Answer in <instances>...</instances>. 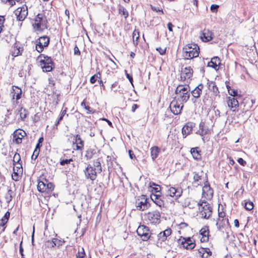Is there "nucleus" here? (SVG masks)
Masks as SVG:
<instances>
[{
	"instance_id": "obj_1",
	"label": "nucleus",
	"mask_w": 258,
	"mask_h": 258,
	"mask_svg": "<svg viewBox=\"0 0 258 258\" xmlns=\"http://www.w3.org/2000/svg\"><path fill=\"white\" fill-rule=\"evenodd\" d=\"M200 48L195 43L188 44L183 48V57L185 59H190L199 56Z\"/></svg>"
},
{
	"instance_id": "obj_2",
	"label": "nucleus",
	"mask_w": 258,
	"mask_h": 258,
	"mask_svg": "<svg viewBox=\"0 0 258 258\" xmlns=\"http://www.w3.org/2000/svg\"><path fill=\"white\" fill-rule=\"evenodd\" d=\"M199 206V215L202 218L208 219L212 215V207L210 204L203 201L198 203Z\"/></svg>"
},
{
	"instance_id": "obj_3",
	"label": "nucleus",
	"mask_w": 258,
	"mask_h": 258,
	"mask_svg": "<svg viewBox=\"0 0 258 258\" xmlns=\"http://www.w3.org/2000/svg\"><path fill=\"white\" fill-rule=\"evenodd\" d=\"M47 20L43 13L37 14L34 19L33 26L36 30H43L47 28Z\"/></svg>"
},
{
	"instance_id": "obj_4",
	"label": "nucleus",
	"mask_w": 258,
	"mask_h": 258,
	"mask_svg": "<svg viewBox=\"0 0 258 258\" xmlns=\"http://www.w3.org/2000/svg\"><path fill=\"white\" fill-rule=\"evenodd\" d=\"M172 233V230L170 228L167 229L160 232L157 235L158 240L156 242L157 245L160 247H165V245L163 243L164 242L170 237Z\"/></svg>"
},
{
	"instance_id": "obj_5",
	"label": "nucleus",
	"mask_w": 258,
	"mask_h": 258,
	"mask_svg": "<svg viewBox=\"0 0 258 258\" xmlns=\"http://www.w3.org/2000/svg\"><path fill=\"white\" fill-rule=\"evenodd\" d=\"M49 38L47 36H43L40 37L36 41V50L38 52H41L44 47L48 46L49 43Z\"/></svg>"
},
{
	"instance_id": "obj_6",
	"label": "nucleus",
	"mask_w": 258,
	"mask_h": 258,
	"mask_svg": "<svg viewBox=\"0 0 258 258\" xmlns=\"http://www.w3.org/2000/svg\"><path fill=\"white\" fill-rule=\"evenodd\" d=\"M183 107V103L179 102L175 99L171 101L169 105L171 111L174 115H178L180 114Z\"/></svg>"
},
{
	"instance_id": "obj_7",
	"label": "nucleus",
	"mask_w": 258,
	"mask_h": 258,
	"mask_svg": "<svg viewBox=\"0 0 258 258\" xmlns=\"http://www.w3.org/2000/svg\"><path fill=\"white\" fill-rule=\"evenodd\" d=\"M37 188L40 192L49 193L53 190L54 185L51 182H48L46 180L45 182L40 181L38 183Z\"/></svg>"
},
{
	"instance_id": "obj_8",
	"label": "nucleus",
	"mask_w": 258,
	"mask_h": 258,
	"mask_svg": "<svg viewBox=\"0 0 258 258\" xmlns=\"http://www.w3.org/2000/svg\"><path fill=\"white\" fill-rule=\"evenodd\" d=\"M137 233L143 241H147L151 237L149 229L145 225L139 226L137 230Z\"/></svg>"
},
{
	"instance_id": "obj_9",
	"label": "nucleus",
	"mask_w": 258,
	"mask_h": 258,
	"mask_svg": "<svg viewBox=\"0 0 258 258\" xmlns=\"http://www.w3.org/2000/svg\"><path fill=\"white\" fill-rule=\"evenodd\" d=\"M178 242L179 244H180L187 249H192L196 246L195 243L190 237L184 238L181 237L178 239Z\"/></svg>"
},
{
	"instance_id": "obj_10",
	"label": "nucleus",
	"mask_w": 258,
	"mask_h": 258,
	"mask_svg": "<svg viewBox=\"0 0 258 258\" xmlns=\"http://www.w3.org/2000/svg\"><path fill=\"white\" fill-rule=\"evenodd\" d=\"M84 172L86 178L90 179L92 181H94L96 179L97 173H98L97 171L93 168L90 164L88 165Z\"/></svg>"
},
{
	"instance_id": "obj_11",
	"label": "nucleus",
	"mask_w": 258,
	"mask_h": 258,
	"mask_svg": "<svg viewBox=\"0 0 258 258\" xmlns=\"http://www.w3.org/2000/svg\"><path fill=\"white\" fill-rule=\"evenodd\" d=\"M136 205L137 209L140 211H144L149 206L148 199L144 195H142L140 199L136 201Z\"/></svg>"
},
{
	"instance_id": "obj_12",
	"label": "nucleus",
	"mask_w": 258,
	"mask_h": 258,
	"mask_svg": "<svg viewBox=\"0 0 258 258\" xmlns=\"http://www.w3.org/2000/svg\"><path fill=\"white\" fill-rule=\"evenodd\" d=\"M16 15L18 20L23 21L28 15V8L26 5H24L18 8L16 11Z\"/></svg>"
},
{
	"instance_id": "obj_13",
	"label": "nucleus",
	"mask_w": 258,
	"mask_h": 258,
	"mask_svg": "<svg viewBox=\"0 0 258 258\" xmlns=\"http://www.w3.org/2000/svg\"><path fill=\"white\" fill-rule=\"evenodd\" d=\"M147 217L151 223L156 224L160 222L161 214L159 211H154L149 212L147 215Z\"/></svg>"
},
{
	"instance_id": "obj_14",
	"label": "nucleus",
	"mask_w": 258,
	"mask_h": 258,
	"mask_svg": "<svg viewBox=\"0 0 258 258\" xmlns=\"http://www.w3.org/2000/svg\"><path fill=\"white\" fill-rule=\"evenodd\" d=\"M203 196L207 200H211L213 196V190L210 186L208 181L205 183V185L203 187Z\"/></svg>"
},
{
	"instance_id": "obj_15",
	"label": "nucleus",
	"mask_w": 258,
	"mask_h": 258,
	"mask_svg": "<svg viewBox=\"0 0 258 258\" xmlns=\"http://www.w3.org/2000/svg\"><path fill=\"white\" fill-rule=\"evenodd\" d=\"M182 193V189L181 187L175 188L170 187L167 191V196L175 198V199L179 198Z\"/></svg>"
},
{
	"instance_id": "obj_16",
	"label": "nucleus",
	"mask_w": 258,
	"mask_h": 258,
	"mask_svg": "<svg viewBox=\"0 0 258 258\" xmlns=\"http://www.w3.org/2000/svg\"><path fill=\"white\" fill-rule=\"evenodd\" d=\"M177 97L175 99L182 103L186 102L190 96L189 91L186 92H175Z\"/></svg>"
},
{
	"instance_id": "obj_17",
	"label": "nucleus",
	"mask_w": 258,
	"mask_h": 258,
	"mask_svg": "<svg viewBox=\"0 0 258 258\" xmlns=\"http://www.w3.org/2000/svg\"><path fill=\"white\" fill-rule=\"evenodd\" d=\"M195 126V123L192 122H187L182 128V134L184 138L190 134L193 128Z\"/></svg>"
},
{
	"instance_id": "obj_18",
	"label": "nucleus",
	"mask_w": 258,
	"mask_h": 258,
	"mask_svg": "<svg viewBox=\"0 0 258 258\" xmlns=\"http://www.w3.org/2000/svg\"><path fill=\"white\" fill-rule=\"evenodd\" d=\"M22 91L20 88L16 86H12V90L11 92V95L12 97V100L16 99L17 101L21 98Z\"/></svg>"
},
{
	"instance_id": "obj_19",
	"label": "nucleus",
	"mask_w": 258,
	"mask_h": 258,
	"mask_svg": "<svg viewBox=\"0 0 258 258\" xmlns=\"http://www.w3.org/2000/svg\"><path fill=\"white\" fill-rule=\"evenodd\" d=\"M150 198L152 201L159 207H164V202L162 199L160 194L152 193Z\"/></svg>"
},
{
	"instance_id": "obj_20",
	"label": "nucleus",
	"mask_w": 258,
	"mask_h": 258,
	"mask_svg": "<svg viewBox=\"0 0 258 258\" xmlns=\"http://www.w3.org/2000/svg\"><path fill=\"white\" fill-rule=\"evenodd\" d=\"M193 74V70L190 67H185L182 70V75H181V80H185L186 79H190Z\"/></svg>"
},
{
	"instance_id": "obj_21",
	"label": "nucleus",
	"mask_w": 258,
	"mask_h": 258,
	"mask_svg": "<svg viewBox=\"0 0 258 258\" xmlns=\"http://www.w3.org/2000/svg\"><path fill=\"white\" fill-rule=\"evenodd\" d=\"M200 233L202 235L201 241L202 242H207L209 240V229L208 227L202 228L200 231Z\"/></svg>"
},
{
	"instance_id": "obj_22",
	"label": "nucleus",
	"mask_w": 258,
	"mask_h": 258,
	"mask_svg": "<svg viewBox=\"0 0 258 258\" xmlns=\"http://www.w3.org/2000/svg\"><path fill=\"white\" fill-rule=\"evenodd\" d=\"M204 88V85L202 84H199L191 92L192 96L196 98L200 97Z\"/></svg>"
},
{
	"instance_id": "obj_23",
	"label": "nucleus",
	"mask_w": 258,
	"mask_h": 258,
	"mask_svg": "<svg viewBox=\"0 0 258 258\" xmlns=\"http://www.w3.org/2000/svg\"><path fill=\"white\" fill-rule=\"evenodd\" d=\"M227 104L229 107L231 109L233 108V111H235L236 109L238 107V102L237 100L234 97H228Z\"/></svg>"
},
{
	"instance_id": "obj_24",
	"label": "nucleus",
	"mask_w": 258,
	"mask_h": 258,
	"mask_svg": "<svg viewBox=\"0 0 258 258\" xmlns=\"http://www.w3.org/2000/svg\"><path fill=\"white\" fill-rule=\"evenodd\" d=\"M208 132V127L205 125L204 122L201 121L199 124V130L197 132V134L203 136L207 134Z\"/></svg>"
},
{
	"instance_id": "obj_25",
	"label": "nucleus",
	"mask_w": 258,
	"mask_h": 258,
	"mask_svg": "<svg viewBox=\"0 0 258 258\" xmlns=\"http://www.w3.org/2000/svg\"><path fill=\"white\" fill-rule=\"evenodd\" d=\"M220 63V60L219 58L217 56H215L211 59L210 62L208 63V66L217 70Z\"/></svg>"
},
{
	"instance_id": "obj_26",
	"label": "nucleus",
	"mask_w": 258,
	"mask_h": 258,
	"mask_svg": "<svg viewBox=\"0 0 258 258\" xmlns=\"http://www.w3.org/2000/svg\"><path fill=\"white\" fill-rule=\"evenodd\" d=\"M199 149V148L198 147H196L192 148L190 150L191 154L193 158L197 160H200L202 158L200 154L201 151Z\"/></svg>"
},
{
	"instance_id": "obj_27",
	"label": "nucleus",
	"mask_w": 258,
	"mask_h": 258,
	"mask_svg": "<svg viewBox=\"0 0 258 258\" xmlns=\"http://www.w3.org/2000/svg\"><path fill=\"white\" fill-rule=\"evenodd\" d=\"M42 57H43V59H41L40 60V64H53V62L52 61V59L50 57H49L47 55H45L43 54H41L38 57V59H39Z\"/></svg>"
},
{
	"instance_id": "obj_28",
	"label": "nucleus",
	"mask_w": 258,
	"mask_h": 258,
	"mask_svg": "<svg viewBox=\"0 0 258 258\" xmlns=\"http://www.w3.org/2000/svg\"><path fill=\"white\" fill-rule=\"evenodd\" d=\"M75 138V143L77 144L76 150H82L84 147V141L82 140L80 136L79 135H77Z\"/></svg>"
},
{
	"instance_id": "obj_29",
	"label": "nucleus",
	"mask_w": 258,
	"mask_h": 258,
	"mask_svg": "<svg viewBox=\"0 0 258 258\" xmlns=\"http://www.w3.org/2000/svg\"><path fill=\"white\" fill-rule=\"evenodd\" d=\"M91 166L93 168L96 170V171H97L98 173H100L102 171L101 162L99 159L94 160L93 161V164H91Z\"/></svg>"
},
{
	"instance_id": "obj_30",
	"label": "nucleus",
	"mask_w": 258,
	"mask_h": 258,
	"mask_svg": "<svg viewBox=\"0 0 258 258\" xmlns=\"http://www.w3.org/2000/svg\"><path fill=\"white\" fill-rule=\"evenodd\" d=\"M23 50V48L21 46H18L16 44L14 46L13 50L12 51L11 54L14 57H16L21 54Z\"/></svg>"
},
{
	"instance_id": "obj_31",
	"label": "nucleus",
	"mask_w": 258,
	"mask_h": 258,
	"mask_svg": "<svg viewBox=\"0 0 258 258\" xmlns=\"http://www.w3.org/2000/svg\"><path fill=\"white\" fill-rule=\"evenodd\" d=\"M20 114V117L21 119L23 121L27 117L28 115V111L25 108L21 107L20 109H18L17 114Z\"/></svg>"
},
{
	"instance_id": "obj_32",
	"label": "nucleus",
	"mask_w": 258,
	"mask_h": 258,
	"mask_svg": "<svg viewBox=\"0 0 258 258\" xmlns=\"http://www.w3.org/2000/svg\"><path fill=\"white\" fill-rule=\"evenodd\" d=\"M150 151L152 159L153 160H155L159 155L160 149L157 146H154L150 149Z\"/></svg>"
},
{
	"instance_id": "obj_33",
	"label": "nucleus",
	"mask_w": 258,
	"mask_h": 258,
	"mask_svg": "<svg viewBox=\"0 0 258 258\" xmlns=\"http://www.w3.org/2000/svg\"><path fill=\"white\" fill-rule=\"evenodd\" d=\"M14 196L15 194L14 191L11 189H8L5 196V198L7 203L9 204Z\"/></svg>"
},
{
	"instance_id": "obj_34",
	"label": "nucleus",
	"mask_w": 258,
	"mask_h": 258,
	"mask_svg": "<svg viewBox=\"0 0 258 258\" xmlns=\"http://www.w3.org/2000/svg\"><path fill=\"white\" fill-rule=\"evenodd\" d=\"M209 89L213 92L215 95H217L219 93L218 88L215 83L213 82H210L208 83Z\"/></svg>"
},
{
	"instance_id": "obj_35",
	"label": "nucleus",
	"mask_w": 258,
	"mask_h": 258,
	"mask_svg": "<svg viewBox=\"0 0 258 258\" xmlns=\"http://www.w3.org/2000/svg\"><path fill=\"white\" fill-rule=\"evenodd\" d=\"M10 216V213L9 211H7L5 215L3 217V218L0 220V225L1 226H5L6 224L7 223Z\"/></svg>"
},
{
	"instance_id": "obj_36",
	"label": "nucleus",
	"mask_w": 258,
	"mask_h": 258,
	"mask_svg": "<svg viewBox=\"0 0 258 258\" xmlns=\"http://www.w3.org/2000/svg\"><path fill=\"white\" fill-rule=\"evenodd\" d=\"M140 37V33L138 30L135 29L132 34L133 43L135 46L138 44V40Z\"/></svg>"
},
{
	"instance_id": "obj_37",
	"label": "nucleus",
	"mask_w": 258,
	"mask_h": 258,
	"mask_svg": "<svg viewBox=\"0 0 258 258\" xmlns=\"http://www.w3.org/2000/svg\"><path fill=\"white\" fill-rule=\"evenodd\" d=\"M14 167L13 168L14 172L15 174V175L18 176L19 173H22L23 171L22 164L21 163H18V164L15 163V164H14Z\"/></svg>"
},
{
	"instance_id": "obj_38",
	"label": "nucleus",
	"mask_w": 258,
	"mask_h": 258,
	"mask_svg": "<svg viewBox=\"0 0 258 258\" xmlns=\"http://www.w3.org/2000/svg\"><path fill=\"white\" fill-rule=\"evenodd\" d=\"M95 153V151L94 149L89 148L86 151L85 157L87 160L90 159L93 157V156Z\"/></svg>"
},
{
	"instance_id": "obj_39",
	"label": "nucleus",
	"mask_w": 258,
	"mask_h": 258,
	"mask_svg": "<svg viewBox=\"0 0 258 258\" xmlns=\"http://www.w3.org/2000/svg\"><path fill=\"white\" fill-rule=\"evenodd\" d=\"M53 64H45V63H42L40 64V66H41L42 69H43V71L44 72H49L51 71L53 69L52 65Z\"/></svg>"
},
{
	"instance_id": "obj_40",
	"label": "nucleus",
	"mask_w": 258,
	"mask_h": 258,
	"mask_svg": "<svg viewBox=\"0 0 258 258\" xmlns=\"http://www.w3.org/2000/svg\"><path fill=\"white\" fill-rule=\"evenodd\" d=\"M203 35L201 36V38L204 40V38L205 39V41H209L213 39V37H212V32H203Z\"/></svg>"
},
{
	"instance_id": "obj_41",
	"label": "nucleus",
	"mask_w": 258,
	"mask_h": 258,
	"mask_svg": "<svg viewBox=\"0 0 258 258\" xmlns=\"http://www.w3.org/2000/svg\"><path fill=\"white\" fill-rule=\"evenodd\" d=\"M189 86H183V85H179L176 89L175 92H186L190 91L189 89Z\"/></svg>"
},
{
	"instance_id": "obj_42",
	"label": "nucleus",
	"mask_w": 258,
	"mask_h": 258,
	"mask_svg": "<svg viewBox=\"0 0 258 258\" xmlns=\"http://www.w3.org/2000/svg\"><path fill=\"white\" fill-rule=\"evenodd\" d=\"M118 11H119V14L120 15L124 16V17L125 19H126L128 17V12L123 6H119Z\"/></svg>"
},
{
	"instance_id": "obj_43",
	"label": "nucleus",
	"mask_w": 258,
	"mask_h": 258,
	"mask_svg": "<svg viewBox=\"0 0 258 258\" xmlns=\"http://www.w3.org/2000/svg\"><path fill=\"white\" fill-rule=\"evenodd\" d=\"M45 245L46 247L50 248L55 246L54 238H52L51 240H48L45 241Z\"/></svg>"
},
{
	"instance_id": "obj_44",
	"label": "nucleus",
	"mask_w": 258,
	"mask_h": 258,
	"mask_svg": "<svg viewBox=\"0 0 258 258\" xmlns=\"http://www.w3.org/2000/svg\"><path fill=\"white\" fill-rule=\"evenodd\" d=\"M199 252L202 254V258H208V257L212 255V252L211 251H209V254H206L205 253V251H206V250L205 248H201L199 250Z\"/></svg>"
},
{
	"instance_id": "obj_45",
	"label": "nucleus",
	"mask_w": 258,
	"mask_h": 258,
	"mask_svg": "<svg viewBox=\"0 0 258 258\" xmlns=\"http://www.w3.org/2000/svg\"><path fill=\"white\" fill-rule=\"evenodd\" d=\"M26 135V133L22 130H16L14 133V138H16L17 136H20L23 138Z\"/></svg>"
},
{
	"instance_id": "obj_46",
	"label": "nucleus",
	"mask_w": 258,
	"mask_h": 258,
	"mask_svg": "<svg viewBox=\"0 0 258 258\" xmlns=\"http://www.w3.org/2000/svg\"><path fill=\"white\" fill-rule=\"evenodd\" d=\"M21 161V157L20 154L19 153H16L13 157V164L21 163L20 162Z\"/></svg>"
},
{
	"instance_id": "obj_47",
	"label": "nucleus",
	"mask_w": 258,
	"mask_h": 258,
	"mask_svg": "<svg viewBox=\"0 0 258 258\" xmlns=\"http://www.w3.org/2000/svg\"><path fill=\"white\" fill-rule=\"evenodd\" d=\"M244 208L246 210L248 211H250L253 208V204L251 202H245Z\"/></svg>"
},
{
	"instance_id": "obj_48",
	"label": "nucleus",
	"mask_w": 258,
	"mask_h": 258,
	"mask_svg": "<svg viewBox=\"0 0 258 258\" xmlns=\"http://www.w3.org/2000/svg\"><path fill=\"white\" fill-rule=\"evenodd\" d=\"M227 89H228V91L229 94L231 96H232L233 97H234V96H236L238 95L237 90H234L233 89H231L229 86H227Z\"/></svg>"
},
{
	"instance_id": "obj_49",
	"label": "nucleus",
	"mask_w": 258,
	"mask_h": 258,
	"mask_svg": "<svg viewBox=\"0 0 258 258\" xmlns=\"http://www.w3.org/2000/svg\"><path fill=\"white\" fill-rule=\"evenodd\" d=\"M3 3L8 5L11 7L16 4V0H2Z\"/></svg>"
},
{
	"instance_id": "obj_50",
	"label": "nucleus",
	"mask_w": 258,
	"mask_h": 258,
	"mask_svg": "<svg viewBox=\"0 0 258 258\" xmlns=\"http://www.w3.org/2000/svg\"><path fill=\"white\" fill-rule=\"evenodd\" d=\"M173 241H174V239L171 238V237H169L168 239H167L166 241L164 242L163 243L164 244V245H165V247L166 248V246H171L173 244Z\"/></svg>"
},
{
	"instance_id": "obj_51",
	"label": "nucleus",
	"mask_w": 258,
	"mask_h": 258,
	"mask_svg": "<svg viewBox=\"0 0 258 258\" xmlns=\"http://www.w3.org/2000/svg\"><path fill=\"white\" fill-rule=\"evenodd\" d=\"M5 21V18L4 16H0V33L2 32L3 28H4V24Z\"/></svg>"
},
{
	"instance_id": "obj_52",
	"label": "nucleus",
	"mask_w": 258,
	"mask_h": 258,
	"mask_svg": "<svg viewBox=\"0 0 258 258\" xmlns=\"http://www.w3.org/2000/svg\"><path fill=\"white\" fill-rule=\"evenodd\" d=\"M54 240L55 242V246H57V247L62 245V244L64 243V240H61L57 238H54Z\"/></svg>"
},
{
	"instance_id": "obj_53",
	"label": "nucleus",
	"mask_w": 258,
	"mask_h": 258,
	"mask_svg": "<svg viewBox=\"0 0 258 258\" xmlns=\"http://www.w3.org/2000/svg\"><path fill=\"white\" fill-rule=\"evenodd\" d=\"M7 113L5 115V120L9 122H11L12 118H11L10 115H11V112L10 110L8 109L7 110Z\"/></svg>"
},
{
	"instance_id": "obj_54",
	"label": "nucleus",
	"mask_w": 258,
	"mask_h": 258,
	"mask_svg": "<svg viewBox=\"0 0 258 258\" xmlns=\"http://www.w3.org/2000/svg\"><path fill=\"white\" fill-rule=\"evenodd\" d=\"M82 251H79L77 254V258H84L85 255V252L83 248H82Z\"/></svg>"
},
{
	"instance_id": "obj_55",
	"label": "nucleus",
	"mask_w": 258,
	"mask_h": 258,
	"mask_svg": "<svg viewBox=\"0 0 258 258\" xmlns=\"http://www.w3.org/2000/svg\"><path fill=\"white\" fill-rule=\"evenodd\" d=\"M72 161H73V159H64V160H61L60 162V164L61 165H64L66 164H70Z\"/></svg>"
},
{
	"instance_id": "obj_56",
	"label": "nucleus",
	"mask_w": 258,
	"mask_h": 258,
	"mask_svg": "<svg viewBox=\"0 0 258 258\" xmlns=\"http://www.w3.org/2000/svg\"><path fill=\"white\" fill-rule=\"evenodd\" d=\"M151 9L155 12H160L161 14H163V12L162 9H160L159 7H156L153 6L152 5L150 6Z\"/></svg>"
},
{
	"instance_id": "obj_57",
	"label": "nucleus",
	"mask_w": 258,
	"mask_h": 258,
	"mask_svg": "<svg viewBox=\"0 0 258 258\" xmlns=\"http://www.w3.org/2000/svg\"><path fill=\"white\" fill-rule=\"evenodd\" d=\"M219 8V6L217 5L213 4L212 5L210 8L211 11L213 13H216L218 11V9Z\"/></svg>"
},
{
	"instance_id": "obj_58",
	"label": "nucleus",
	"mask_w": 258,
	"mask_h": 258,
	"mask_svg": "<svg viewBox=\"0 0 258 258\" xmlns=\"http://www.w3.org/2000/svg\"><path fill=\"white\" fill-rule=\"evenodd\" d=\"M255 101L252 99H247L245 100V101L243 102V103H246L247 105H250L252 107V105L254 103Z\"/></svg>"
},
{
	"instance_id": "obj_59",
	"label": "nucleus",
	"mask_w": 258,
	"mask_h": 258,
	"mask_svg": "<svg viewBox=\"0 0 258 258\" xmlns=\"http://www.w3.org/2000/svg\"><path fill=\"white\" fill-rule=\"evenodd\" d=\"M98 78L99 77L97 75H94L93 76H92L90 80L91 83V84L95 83L96 82V81Z\"/></svg>"
},
{
	"instance_id": "obj_60",
	"label": "nucleus",
	"mask_w": 258,
	"mask_h": 258,
	"mask_svg": "<svg viewBox=\"0 0 258 258\" xmlns=\"http://www.w3.org/2000/svg\"><path fill=\"white\" fill-rule=\"evenodd\" d=\"M244 104V107L243 108V112H246L248 111L251 107V106L247 105L246 103H243V102L241 104V106Z\"/></svg>"
},
{
	"instance_id": "obj_61",
	"label": "nucleus",
	"mask_w": 258,
	"mask_h": 258,
	"mask_svg": "<svg viewBox=\"0 0 258 258\" xmlns=\"http://www.w3.org/2000/svg\"><path fill=\"white\" fill-rule=\"evenodd\" d=\"M157 187H153V189L152 190V191L153 192V191H155V194H160V190H161V187L160 186L158 185L157 186Z\"/></svg>"
},
{
	"instance_id": "obj_62",
	"label": "nucleus",
	"mask_w": 258,
	"mask_h": 258,
	"mask_svg": "<svg viewBox=\"0 0 258 258\" xmlns=\"http://www.w3.org/2000/svg\"><path fill=\"white\" fill-rule=\"evenodd\" d=\"M39 152H40L38 150H34L33 155H32V157H31L32 159L35 160L37 158V157L39 154Z\"/></svg>"
},
{
	"instance_id": "obj_63",
	"label": "nucleus",
	"mask_w": 258,
	"mask_h": 258,
	"mask_svg": "<svg viewBox=\"0 0 258 258\" xmlns=\"http://www.w3.org/2000/svg\"><path fill=\"white\" fill-rule=\"evenodd\" d=\"M85 108L88 111V113L93 114L95 112V110L89 106L85 105Z\"/></svg>"
},
{
	"instance_id": "obj_64",
	"label": "nucleus",
	"mask_w": 258,
	"mask_h": 258,
	"mask_svg": "<svg viewBox=\"0 0 258 258\" xmlns=\"http://www.w3.org/2000/svg\"><path fill=\"white\" fill-rule=\"evenodd\" d=\"M157 51H158L161 55H163L166 52V48H162L161 47H158L156 48Z\"/></svg>"
}]
</instances>
